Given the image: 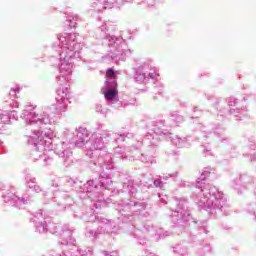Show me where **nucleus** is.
<instances>
[{
	"label": "nucleus",
	"mask_w": 256,
	"mask_h": 256,
	"mask_svg": "<svg viewBox=\"0 0 256 256\" xmlns=\"http://www.w3.org/2000/svg\"><path fill=\"white\" fill-rule=\"evenodd\" d=\"M119 95V91L117 90V88L108 90L104 93V97L105 99H107V101H113V99H115V97H118Z\"/></svg>",
	"instance_id": "nucleus-1"
},
{
	"label": "nucleus",
	"mask_w": 256,
	"mask_h": 256,
	"mask_svg": "<svg viewBox=\"0 0 256 256\" xmlns=\"http://www.w3.org/2000/svg\"><path fill=\"white\" fill-rule=\"evenodd\" d=\"M106 77H109L110 79H115V71H113L111 68H109L106 71Z\"/></svg>",
	"instance_id": "nucleus-2"
},
{
	"label": "nucleus",
	"mask_w": 256,
	"mask_h": 256,
	"mask_svg": "<svg viewBox=\"0 0 256 256\" xmlns=\"http://www.w3.org/2000/svg\"><path fill=\"white\" fill-rule=\"evenodd\" d=\"M159 183H160L159 180L155 181V184H156V185H159Z\"/></svg>",
	"instance_id": "nucleus-3"
},
{
	"label": "nucleus",
	"mask_w": 256,
	"mask_h": 256,
	"mask_svg": "<svg viewBox=\"0 0 256 256\" xmlns=\"http://www.w3.org/2000/svg\"><path fill=\"white\" fill-rule=\"evenodd\" d=\"M114 84H115V85H117V82H116V81H114Z\"/></svg>",
	"instance_id": "nucleus-4"
}]
</instances>
